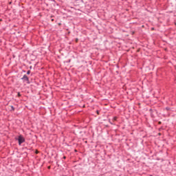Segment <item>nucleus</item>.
Returning a JSON list of instances; mask_svg holds the SVG:
<instances>
[{
	"label": "nucleus",
	"instance_id": "1",
	"mask_svg": "<svg viewBox=\"0 0 176 176\" xmlns=\"http://www.w3.org/2000/svg\"><path fill=\"white\" fill-rule=\"evenodd\" d=\"M18 141H19V144L21 145L23 142H25V139H24V137H23V135H19L18 138Z\"/></svg>",
	"mask_w": 176,
	"mask_h": 176
},
{
	"label": "nucleus",
	"instance_id": "2",
	"mask_svg": "<svg viewBox=\"0 0 176 176\" xmlns=\"http://www.w3.org/2000/svg\"><path fill=\"white\" fill-rule=\"evenodd\" d=\"M22 79L23 80H24V82H27V83H30V80L28 79V77L27 76L24 75Z\"/></svg>",
	"mask_w": 176,
	"mask_h": 176
},
{
	"label": "nucleus",
	"instance_id": "3",
	"mask_svg": "<svg viewBox=\"0 0 176 176\" xmlns=\"http://www.w3.org/2000/svg\"><path fill=\"white\" fill-rule=\"evenodd\" d=\"M30 74H31V72L29 70V71H28L27 74L30 75Z\"/></svg>",
	"mask_w": 176,
	"mask_h": 176
},
{
	"label": "nucleus",
	"instance_id": "4",
	"mask_svg": "<svg viewBox=\"0 0 176 176\" xmlns=\"http://www.w3.org/2000/svg\"><path fill=\"white\" fill-rule=\"evenodd\" d=\"M18 97H21V94H20V92L18 93Z\"/></svg>",
	"mask_w": 176,
	"mask_h": 176
},
{
	"label": "nucleus",
	"instance_id": "5",
	"mask_svg": "<svg viewBox=\"0 0 176 176\" xmlns=\"http://www.w3.org/2000/svg\"><path fill=\"white\" fill-rule=\"evenodd\" d=\"M12 111H14V107H13V106L11 107Z\"/></svg>",
	"mask_w": 176,
	"mask_h": 176
},
{
	"label": "nucleus",
	"instance_id": "6",
	"mask_svg": "<svg viewBox=\"0 0 176 176\" xmlns=\"http://www.w3.org/2000/svg\"><path fill=\"white\" fill-rule=\"evenodd\" d=\"M114 120H116L117 119H118V118H116V117H114Z\"/></svg>",
	"mask_w": 176,
	"mask_h": 176
},
{
	"label": "nucleus",
	"instance_id": "7",
	"mask_svg": "<svg viewBox=\"0 0 176 176\" xmlns=\"http://www.w3.org/2000/svg\"><path fill=\"white\" fill-rule=\"evenodd\" d=\"M48 168H50V166H49Z\"/></svg>",
	"mask_w": 176,
	"mask_h": 176
},
{
	"label": "nucleus",
	"instance_id": "8",
	"mask_svg": "<svg viewBox=\"0 0 176 176\" xmlns=\"http://www.w3.org/2000/svg\"><path fill=\"white\" fill-rule=\"evenodd\" d=\"M64 159H65V157H64Z\"/></svg>",
	"mask_w": 176,
	"mask_h": 176
}]
</instances>
